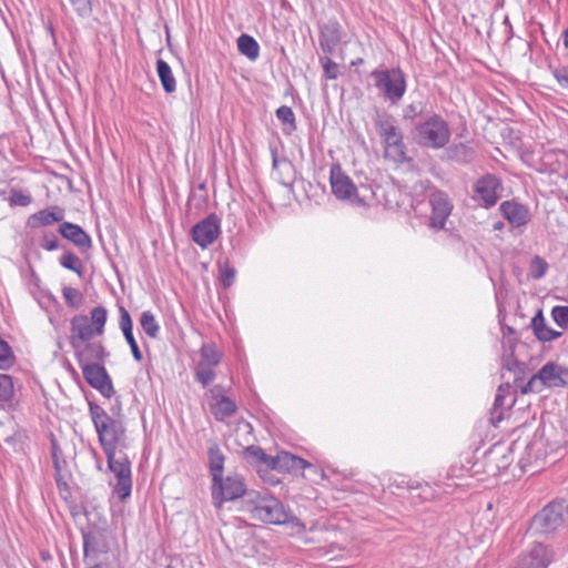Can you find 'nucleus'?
I'll return each mask as SVG.
<instances>
[{
    "label": "nucleus",
    "instance_id": "f257e3e1",
    "mask_svg": "<svg viewBox=\"0 0 568 568\" xmlns=\"http://www.w3.org/2000/svg\"><path fill=\"white\" fill-rule=\"evenodd\" d=\"M242 510L250 519L266 524L282 525L290 520V511L274 496L250 490L242 499Z\"/></svg>",
    "mask_w": 568,
    "mask_h": 568
},
{
    "label": "nucleus",
    "instance_id": "f03ea898",
    "mask_svg": "<svg viewBox=\"0 0 568 568\" xmlns=\"http://www.w3.org/2000/svg\"><path fill=\"white\" fill-rule=\"evenodd\" d=\"M374 123L382 139L385 159L397 164L409 161L404 135L396 119L385 111H376Z\"/></svg>",
    "mask_w": 568,
    "mask_h": 568
},
{
    "label": "nucleus",
    "instance_id": "7ed1b4c3",
    "mask_svg": "<svg viewBox=\"0 0 568 568\" xmlns=\"http://www.w3.org/2000/svg\"><path fill=\"white\" fill-rule=\"evenodd\" d=\"M89 410L104 454L125 447V427L122 420L111 417L93 403L89 404Z\"/></svg>",
    "mask_w": 568,
    "mask_h": 568
},
{
    "label": "nucleus",
    "instance_id": "20e7f679",
    "mask_svg": "<svg viewBox=\"0 0 568 568\" xmlns=\"http://www.w3.org/2000/svg\"><path fill=\"white\" fill-rule=\"evenodd\" d=\"M108 318V311L103 306L93 307L90 317L87 315H75L70 322V344L74 349H79L83 343L89 342L95 336L104 333V326Z\"/></svg>",
    "mask_w": 568,
    "mask_h": 568
},
{
    "label": "nucleus",
    "instance_id": "39448f33",
    "mask_svg": "<svg viewBox=\"0 0 568 568\" xmlns=\"http://www.w3.org/2000/svg\"><path fill=\"white\" fill-rule=\"evenodd\" d=\"M413 140L423 148L442 149L450 139V130L447 122L437 114L418 123L412 131Z\"/></svg>",
    "mask_w": 568,
    "mask_h": 568
},
{
    "label": "nucleus",
    "instance_id": "423d86ee",
    "mask_svg": "<svg viewBox=\"0 0 568 568\" xmlns=\"http://www.w3.org/2000/svg\"><path fill=\"white\" fill-rule=\"evenodd\" d=\"M568 521V504L564 500L545 506L532 518L530 530L534 534L548 535L564 527Z\"/></svg>",
    "mask_w": 568,
    "mask_h": 568
},
{
    "label": "nucleus",
    "instance_id": "0eeeda50",
    "mask_svg": "<svg viewBox=\"0 0 568 568\" xmlns=\"http://www.w3.org/2000/svg\"><path fill=\"white\" fill-rule=\"evenodd\" d=\"M375 87L385 100L396 105L406 92L405 73L398 69L375 70L372 72Z\"/></svg>",
    "mask_w": 568,
    "mask_h": 568
},
{
    "label": "nucleus",
    "instance_id": "6e6552de",
    "mask_svg": "<svg viewBox=\"0 0 568 568\" xmlns=\"http://www.w3.org/2000/svg\"><path fill=\"white\" fill-rule=\"evenodd\" d=\"M567 383L568 367L548 362L528 381L521 393H540L544 387H562Z\"/></svg>",
    "mask_w": 568,
    "mask_h": 568
},
{
    "label": "nucleus",
    "instance_id": "1a4fd4ad",
    "mask_svg": "<svg viewBox=\"0 0 568 568\" xmlns=\"http://www.w3.org/2000/svg\"><path fill=\"white\" fill-rule=\"evenodd\" d=\"M331 186L333 194L356 206H366V195L359 194L353 181L345 175L341 168L333 166L331 170Z\"/></svg>",
    "mask_w": 568,
    "mask_h": 568
},
{
    "label": "nucleus",
    "instance_id": "9d476101",
    "mask_svg": "<svg viewBox=\"0 0 568 568\" xmlns=\"http://www.w3.org/2000/svg\"><path fill=\"white\" fill-rule=\"evenodd\" d=\"M248 491L244 479L239 475L219 477L217 481H213L212 497L217 507H221L224 501L234 500L240 497L243 499Z\"/></svg>",
    "mask_w": 568,
    "mask_h": 568
},
{
    "label": "nucleus",
    "instance_id": "9b49d317",
    "mask_svg": "<svg viewBox=\"0 0 568 568\" xmlns=\"http://www.w3.org/2000/svg\"><path fill=\"white\" fill-rule=\"evenodd\" d=\"M105 456L109 469L116 478L114 491L119 495L121 500H124L131 495L132 488L130 462L125 455L116 458V452L106 453Z\"/></svg>",
    "mask_w": 568,
    "mask_h": 568
},
{
    "label": "nucleus",
    "instance_id": "f8f14e48",
    "mask_svg": "<svg viewBox=\"0 0 568 568\" xmlns=\"http://www.w3.org/2000/svg\"><path fill=\"white\" fill-rule=\"evenodd\" d=\"M81 368L84 379L91 387L98 389L106 398H111L114 395L112 381L103 365L87 363Z\"/></svg>",
    "mask_w": 568,
    "mask_h": 568
},
{
    "label": "nucleus",
    "instance_id": "ddd939ff",
    "mask_svg": "<svg viewBox=\"0 0 568 568\" xmlns=\"http://www.w3.org/2000/svg\"><path fill=\"white\" fill-rule=\"evenodd\" d=\"M429 204L432 206L429 226L434 230L444 229L454 207L448 194L440 190L433 191L429 194Z\"/></svg>",
    "mask_w": 568,
    "mask_h": 568
},
{
    "label": "nucleus",
    "instance_id": "4468645a",
    "mask_svg": "<svg viewBox=\"0 0 568 568\" xmlns=\"http://www.w3.org/2000/svg\"><path fill=\"white\" fill-rule=\"evenodd\" d=\"M475 199L480 201L485 207L494 206L501 196L503 185L500 180L486 174L475 183Z\"/></svg>",
    "mask_w": 568,
    "mask_h": 568
},
{
    "label": "nucleus",
    "instance_id": "2eb2a0df",
    "mask_svg": "<svg viewBox=\"0 0 568 568\" xmlns=\"http://www.w3.org/2000/svg\"><path fill=\"white\" fill-rule=\"evenodd\" d=\"M220 219L216 214H210L196 223L192 230V240L202 248L210 246L220 235Z\"/></svg>",
    "mask_w": 568,
    "mask_h": 568
},
{
    "label": "nucleus",
    "instance_id": "dca6fc26",
    "mask_svg": "<svg viewBox=\"0 0 568 568\" xmlns=\"http://www.w3.org/2000/svg\"><path fill=\"white\" fill-rule=\"evenodd\" d=\"M343 38L344 30L336 20H328L320 28V47L326 54H333Z\"/></svg>",
    "mask_w": 568,
    "mask_h": 568
},
{
    "label": "nucleus",
    "instance_id": "f3484780",
    "mask_svg": "<svg viewBox=\"0 0 568 568\" xmlns=\"http://www.w3.org/2000/svg\"><path fill=\"white\" fill-rule=\"evenodd\" d=\"M554 559V551L541 542L532 545L530 550L519 559L523 568H547Z\"/></svg>",
    "mask_w": 568,
    "mask_h": 568
},
{
    "label": "nucleus",
    "instance_id": "a211bd4d",
    "mask_svg": "<svg viewBox=\"0 0 568 568\" xmlns=\"http://www.w3.org/2000/svg\"><path fill=\"white\" fill-rule=\"evenodd\" d=\"M501 215L513 227H521L530 221V213L526 205L516 201H505L499 205Z\"/></svg>",
    "mask_w": 568,
    "mask_h": 568
},
{
    "label": "nucleus",
    "instance_id": "6ab92c4d",
    "mask_svg": "<svg viewBox=\"0 0 568 568\" xmlns=\"http://www.w3.org/2000/svg\"><path fill=\"white\" fill-rule=\"evenodd\" d=\"M310 466L311 464L305 459L287 452H281L276 456H273V460H271V470H278L282 473L297 471Z\"/></svg>",
    "mask_w": 568,
    "mask_h": 568
},
{
    "label": "nucleus",
    "instance_id": "aec40b11",
    "mask_svg": "<svg viewBox=\"0 0 568 568\" xmlns=\"http://www.w3.org/2000/svg\"><path fill=\"white\" fill-rule=\"evenodd\" d=\"M59 232L64 239L71 241L82 251L89 250L92 245L91 237L78 224L62 222L59 225Z\"/></svg>",
    "mask_w": 568,
    "mask_h": 568
},
{
    "label": "nucleus",
    "instance_id": "412c9836",
    "mask_svg": "<svg viewBox=\"0 0 568 568\" xmlns=\"http://www.w3.org/2000/svg\"><path fill=\"white\" fill-rule=\"evenodd\" d=\"M64 219V210L60 206H50L32 214L28 219V225L32 229H38L44 225H50L55 222H61Z\"/></svg>",
    "mask_w": 568,
    "mask_h": 568
},
{
    "label": "nucleus",
    "instance_id": "4be33fe9",
    "mask_svg": "<svg viewBox=\"0 0 568 568\" xmlns=\"http://www.w3.org/2000/svg\"><path fill=\"white\" fill-rule=\"evenodd\" d=\"M119 312H120V321H119L120 328L125 337V341L130 345V348H131L134 359L138 362H141L143 359V355H142V353L138 346V343L133 336L132 318H131L129 312L123 306H120Z\"/></svg>",
    "mask_w": 568,
    "mask_h": 568
},
{
    "label": "nucleus",
    "instance_id": "5701e85b",
    "mask_svg": "<svg viewBox=\"0 0 568 568\" xmlns=\"http://www.w3.org/2000/svg\"><path fill=\"white\" fill-rule=\"evenodd\" d=\"M75 351L81 367L83 364L87 363L103 362L104 358L109 356V353L105 351L103 345L98 342H87L85 345L81 346L79 349Z\"/></svg>",
    "mask_w": 568,
    "mask_h": 568
},
{
    "label": "nucleus",
    "instance_id": "b1692460",
    "mask_svg": "<svg viewBox=\"0 0 568 568\" xmlns=\"http://www.w3.org/2000/svg\"><path fill=\"white\" fill-rule=\"evenodd\" d=\"M475 156V149L465 143L453 144L445 150V159L459 164H468Z\"/></svg>",
    "mask_w": 568,
    "mask_h": 568
},
{
    "label": "nucleus",
    "instance_id": "393cba45",
    "mask_svg": "<svg viewBox=\"0 0 568 568\" xmlns=\"http://www.w3.org/2000/svg\"><path fill=\"white\" fill-rule=\"evenodd\" d=\"M243 454L248 464L258 467V473L262 471L261 466H264L266 471L271 470L273 456L267 455L261 447L254 445L248 446L244 449Z\"/></svg>",
    "mask_w": 568,
    "mask_h": 568
},
{
    "label": "nucleus",
    "instance_id": "a878e982",
    "mask_svg": "<svg viewBox=\"0 0 568 568\" xmlns=\"http://www.w3.org/2000/svg\"><path fill=\"white\" fill-rule=\"evenodd\" d=\"M52 462H53V467H54V477H55V481H57V485L58 487L60 488V490L67 488V470H65V466H67V463L65 460L63 459L62 457V450L61 448L58 446V444L55 443V440H52Z\"/></svg>",
    "mask_w": 568,
    "mask_h": 568
},
{
    "label": "nucleus",
    "instance_id": "bb28decb",
    "mask_svg": "<svg viewBox=\"0 0 568 568\" xmlns=\"http://www.w3.org/2000/svg\"><path fill=\"white\" fill-rule=\"evenodd\" d=\"M207 455H209L210 470L212 474V480L217 481L219 477H221L223 474L225 457H224L220 446L215 443H212L210 445Z\"/></svg>",
    "mask_w": 568,
    "mask_h": 568
},
{
    "label": "nucleus",
    "instance_id": "cd10ccee",
    "mask_svg": "<svg viewBox=\"0 0 568 568\" xmlns=\"http://www.w3.org/2000/svg\"><path fill=\"white\" fill-rule=\"evenodd\" d=\"M531 326L536 337L544 342L554 341L561 335L559 332H556L546 325L541 311H538V313L532 317Z\"/></svg>",
    "mask_w": 568,
    "mask_h": 568
},
{
    "label": "nucleus",
    "instance_id": "c85d7f7f",
    "mask_svg": "<svg viewBox=\"0 0 568 568\" xmlns=\"http://www.w3.org/2000/svg\"><path fill=\"white\" fill-rule=\"evenodd\" d=\"M210 408L217 420H223L236 412L235 403L226 396H221L216 402H211Z\"/></svg>",
    "mask_w": 568,
    "mask_h": 568
},
{
    "label": "nucleus",
    "instance_id": "c756f323",
    "mask_svg": "<svg viewBox=\"0 0 568 568\" xmlns=\"http://www.w3.org/2000/svg\"><path fill=\"white\" fill-rule=\"evenodd\" d=\"M156 71L161 84L166 93H172L176 89V81L170 65L162 59L156 61Z\"/></svg>",
    "mask_w": 568,
    "mask_h": 568
},
{
    "label": "nucleus",
    "instance_id": "7c9ffc66",
    "mask_svg": "<svg viewBox=\"0 0 568 568\" xmlns=\"http://www.w3.org/2000/svg\"><path fill=\"white\" fill-rule=\"evenodd\" d=\"M237 48L239 51L248 58L250 60L254 61L258 58L260 53V45L256 42V40L247 34H242L237 39Z\"/></svg>",
    "mask_w": 568,
    "mask_h": 568
},
{
    "label": "nucleus",
    "instance_id": "2f4dec72",
    "mask_svg": "<svg viewBox=\"0 0 568 568\" xmlns=\"http://www.w3.org/2000/svg\"><path fill=\"white\" fill-rule=\"evenodd\" d=\"M140 325L145 334L151 338H158L160 326L155 321L154 315L150 311H144L140 317Z\"/></svg>",
    "mask_w": 568,
    "mask_h": 568
},
{
    "label": "nucleus",
    "instance_id": "473e14b6",
    "mask_svg": "<svg viewBox=\"0 0 568 568\" xmlns=\"http://www.w3.org/2000/svg\"><path fill=\"white\" fill-rule=\"evenodd\" d=\"M222 354L213 344H205L201 347L200 361L197 364H206L207 366H216L221 361Z\"/></svg>",
    "mask_w": 568,
    "mask_h": 568
},
{
    "label": "nucleus",
    "instance_id": "72a5a7b5",
    "mask_svg": "<svg viewBox=\"0 0 568 568\" xmlns=\"http://www.w3.org/2000/svg\"><path fill=\"white\" fill-rule=\"evenodd\" d=\"M505 389L500 386L495 396L494 405L491 408V423L496 425L503 419V407L505 406Z\"/></svg>",
    "mask_w": 568,
    "mask_h": 568
},
{
    "label": "nucleus",
    "instance_id": "f704fd0d",
    "mask_svg": "<svg viewBox=\"0 0 568 568\" xmlns=\"http://www.w3.org/2000/svg\"><path fill=\"white\" fill-rule=\"evenodd\" d=\"M59 262L63 267L82 275V262L74 253L67 252L62 254Z\"/></svg>",
    "mask_w": 568,
    "mask_h": 568
},
{
    "label": "nucleus",
    "instance_id": "c9c22d12",
    "mask_svg": "<svg viewBox=\"0 0 568 568\" xmlns=\"http://www.w3.org/2000/svg\"><path fill=\"white\" fill-rule=\"evenodd\" d=\"M14 395L12 377L7 374H0V402H9Z\"/></svg>",
    "mask_w": 568,
    "mask_h": 568
},
{
    "label": "nucleus",
    "instance_id": "e433bc0d",
    "mask_svg": "<svg viewBox=\"0 0 568 568\" xmlns=\"http://www.w3.org/2000/svg\"><path fill=\"white\" fill-rule=\"evenodd\" d=\"M84 560L88 565V568H101V566L97 562L98 551L89 536H84Z\"/></svg>",
    "mask_w": 568,
    "mask_h": 568
},
{
    "label": "nucleus",
    "instance_id": "4c0bfd02",
    "mask_svg": "<svg viewBox=\"0 0 568 568\" xmlns=\"http://www.w3.org/2000/svg\"><path fill=\"white\" fill-rule=\"evenodd\" d=\"M62 293L68 306L79 308L82 303L83 295L78 288L64 286Z\"/></svg>",
    "mask_w": 568,
    "mask_h": 568
},
{
    "label": "nucleus",
    "instance_id": "58836bf2",
    "mask_svg": "<svg viewBox=\"0 0 568 568\" xmlns=\"http://www.w3.org/2000/svg\"><path fill=\"white\" fill-rule=\"evenodd\" d=\"M214 366H207L206 364H197L195 369L196 379L205 387L210 385L214 378L215 374L213 372Z\"/></svg>",
    "mask_w": 568,
    "mask_h": 568
},
{
    "label": "nucleus",
    "instance_id": "ea45409f",
    "mask_svg": "<svg viewBox=\"0 0 568 568\" xmlns=\"http://www.w3.org/2000/svg\"><path fill=\"white\" fill-rule=\"evenodd\" d=\"M276 118L283 123L288 125V131L296 130V122L294 112L290 106L282 105L276 110Z\"/></svg>",
    "mask_w": 568,
    "mask_h": 568
},
{
    "label": "nucleus",
    "instance_id": "a19ab883",
    "mask_svg": "<svg viewBox=\"0 0 568 568\" xmlns=\"http://www.w3.org/2000/svg\"><path fill=\"white\" fill-rule=\"evenodd\" d=\"M320 62L326 79L335 80L339 77V67L331 58L321 57Z\"/></svg>",
    "mask_w": 568,
    "mask_h": 568
},
{
    "label": "nucleus",
    "instance_id": "79ce46f5",
    "mask_svg": "<svg viewBox=\"0 0 568 568\" xmlns=\"http://www.w3.org/2000/svg\"><path fill=\"white\" fill-rule=\"evenodd\" d=\"M14 362L11 347L7 342L0 338V369L9 368Z\"/></svg>",
    "mask_w": 568,
    "mask_h": 568
},
{
    "label": "nucleus",
    "instance_id": "37998d69",
    "mask_svg": "<svg viewBox=\"0 0 568 568\" xmlns=\"http://www.w3.org/2000/svg\"><path fill=\"white\" fill-rule=\"evenodd\" d=\"M74 12L82 19H87L92 14L91 0H69Z\"/></svg>",
    "mask_w": 568,
    "mask_h": 568
},
{
    "label": "nucleus",
    "instance_id": "c03bdc74",
    "mask_svg": "<svg viewBox=\"0 0 568 568\" xmlns=\"http://www.w3.org/2000/svg\"><path fill=\"white\" fill-rule=\"evenodd\" d=\"M548 270L547 262L540 256L536 255L530 263V275L532 278L539 280L545 276Z\"/></svg>",
    "mask_w": 568,
    "mask_h": 568
},
{
    "label": "nucleus",
    "instance_id": "a18cd8bd",
    "mask_svg": "<svg viewBox=\"0 0 568 568\" xmlns=\"http://www.w3.org/2000/svg\"><path fill=\"white\" fill-rule=\"evenodd\" d=\"M551 316L560 327H568V306H555L551 311Z\"/></svg>",
    "mask_w": 568,
    "mask_h": 568
},
{
    "label": "nucleus",
    "instance_id": "49530a36",
    "mask_svg": "<svg viewBox=\"0 0 568 568\" xmlns=\"http://www.w3.org/2000/svg\"><path fill=\"white\" fill-rule=\"evenodd\" d=\"M551 73L562 90H568V65L551 68Z\"/></svg>",
    "mask_w": 568,
    "mask_h": 568
},
{
    "label": "nucleus",
    "instance_id": "de8ad7c7",
    "mask_svg": "<svg viewBox=\"0 0 568 568\" xmlns=\"http://www.w3.org/2000/svg\"><path fill=\"white\" fill-rule=\"evenodd\" d=\"M31 203V196L21 191L12 190L10 195V204L18 206H27Z\"/></svg>",
    "mask_w": 568,
    "mask_h": 568
},
{
    "label": "nucleus",
    "instance_id": "09e8293b",
    "mask_svg": "<svg viewBox=\"0 0 568 568\" xmlns=\"http://www.w3.org/2000/svg\"><path fill=\"white\" fill-rule=\"evenodd\" d=\"M40 245L47 251L59 248V240L55 234L45 232L41 239Z\"/></svg>",
    "mask_w": 568,
    "mask_h": 568
},
{
    "label": "nucleus",
    "instance_id": "8fccbe9b",
    "mask_svg": "<svg viewBox=\"0 0 568 568\" xmlns=\"http://www.w3.org/2000/svg\"><path fill=\"white\" fill-rule=\"evenodd\" d=\"M498 456H499V452L498 449H494L491 452H489V454L487 455V459L490 462V463H496V466L498 469L500 468H507L510 464V459L508 456H506L505 454H501L500 455V463H497L498 462Z\"/></svg>",
    "mask_w": 568,
    "mask_h": 568
},
{
    "label": "nucleus",
    "instance_id": "3c124183",
    "mask_svg": "<svg viewBox=\"0 0 568 568\" xmlns=\"http://www.w3.org/2000/svg\"><path fill=\"white\" fill-rule=\"evenodd\" d=\"M220 278L224 287H229L233 284L235 277V270L227 265L220 268Z\"/></svg>",
    "mask_w": 568,
    "mask_h": 568
},
{
    "label": "nucleus",
    "instance_id": "603ef678",
    "mask_svg": "<svg viewBox=\"0 0 568 568\" xmlns=\"http://www.w3.org/2000/svg\"><path fill=\"white\" fill-rule=\"evenodd\" d=\"M423 112L422 102L410 103L404 109V119H414Z\"/></svg>",
    "mask_w": 568,
    "mask_h": 568
},
{
    "label": "nucleus",
    "instance_id": "864d4df0",
    "mask_svg": "<svg viewBox=\"0 0 568 568\" xmlns=\"http://www.w3.org/2000/svg\"><path fill=\"white\" fill-rule=\"evenodd\" d=\"M210 395H211V399L212 402H216L217 399L221 398V396H224L223 393H224V388L221 386V385H215L214 387H212L210 389Z\"/></svg>",
    "mask_w": 568,
    "mask_h": 568
},
{
    "label": "nucleus",
    "instance_id": "5fc2aeb1",
    "mask_svg": "<svg viewBox=\"0 0 568 568\" xmlns=\"http://www.w3.org/2000/svg\"><path fill=\"white\" fill-rule=\"evenodd\" d=\"M278 165H283L284 168L291 169V163L286 160H278L277 156L273 155V168L277 169Z\"/></svg>",
    "mask_w": 568,
    "mask_h": 568
},
{
    "label": "nucleus",
    "instance_id": "6e6d98bb",
    "mask_svg": "<svg viewBox=\"0 0 568 568\" xmlns=\"http://www.w3.org/2000/svg\"><path fill=\"white\" fill-rule=\"evenodd\" d=\"M504 227H505V224L501 221H498L493 224V230H495V231H501V230H504Z\"/></svg>",
    "mask_w": 568,
    "mask_h": 568
},
{
    "label": "nucleus",
    "instance_id": "4d7b16f0",
    "mask_svg": "<svg viewBox=\"0 0 568 568\" xmlns=\"http://www.w3.org/2000/svg\"><path fill=\"white\" fill-rule=\"evenodd\" d=\"M564 47L568 49V28L562 32Z\"/></svg>",
    "mask_w": 568,
    "mask_h": 568
},
{
    "label": "nucleus",
    "instance_id": "13d9d810",
    "mask_svg": "<svg viewBox=\"0 0 568 568\" xmlns=\"http://www.w3.org/2000/svg\"><path fill=\"white\" fill-rule=\"evenodd\" d=\"M266 481H268L271 485H275L278 483V480H273V479H265Z\"/></svg>",
    "mask_w": 568,
    "mask_h": 568
},
{
    "label": "nucleus",
    "instance_id": "bf43d9fd",
    "mask_svg": "<svg viewBox=\"0 0 568 568\" xmlns=\"http://www.w3.org/2000/svg\"><path fill=\"white\" fill-rule=\"evenodd\" d=\"M362 62H363V60H362V59H358V60H356V62H353V64L362 63Z\"/></svg>",
    "mask_w": 568,
    "mask_h": 568
}]
</instances>
